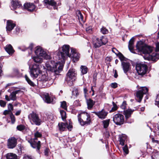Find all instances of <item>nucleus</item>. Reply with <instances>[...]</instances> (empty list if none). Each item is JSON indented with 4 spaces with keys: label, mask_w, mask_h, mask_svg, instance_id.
<instances>
[{
    "label": "nucleus",
    "mask_w": 159,
    "mask_h": 159,
    "mask_svg": "<svg viewBox=\"0 0 159 159\" xmlns=\"http://www.w3.org/2000/svg\"><path fill=\"white\" fill-rule=\"evenodd\" d=\"M10 112H11L9 110H5L3 112V114L4 115H6L9 114Z\"/></svg>",
    "instance_id": "052dcab7"
},
{
    "label": "nucleus",
    "mask_w": 159,
    "mask_h": 159,
    "mask_svg": "<svg viewBox=\"0 0 159 159\" xmlns=\"http://www.w3.org/2000/svg\"><path fill=\"white\" fill-rule=\"evenodd\" d=\"M111 88L115 89L117 87V84L116 83H112L111 84Z\"/></svg>",
    "instance_id": "864d4df0"
},
{
    "label": "nucleus",
    "mask_w": 159,
    "mask_h": 159,
    "mask_svg": "<svg viewBox=\"0 0 159 159\" xmlns=\"http://www.w3.org/2000/svg\"><path fill=\"white\" fill-rule=\"evenodd\" d=\"M6 51L10 55H11L14 52L13 47L11 44L7 45L5 48Z\"/></svg>",
    "instance_id": "5701e85b"
},
{
    "label": "nucleus",
    "mask_w": 159,
    "mask_h": 159,
    "mask_svg": "<svg viewBox=\"0 0 159 159\" xmlns=\"http://www.w3.org/2000/svg\"><path fill=\"white\" fill-rule=\"evenodd\" d=\"M134 111V110H132L131 109H128L124 111V114L125 116V119H129V118L130 117L131 115L132 114Z\"/></svg>",
    "instance_id": "4be33fe9"
},
{
    "label": "nucleus",
    "mask_w": 159,
    "mask_h": 159,
    "mask_svg": "<svg viewBox=\"0 0 159 159\" xmlns=\"http://www.w3.org/2000/svg\"><path fill=\"white\" fill-rule=\"evenodd\" d=\"M41 72L39 66L37 65H34L30 70V76L33 78H37Z\"/></svg>",
    "instance_id": "f8f14e48"
},
{
    "label": "nucleus",
    "mask_w": 159,
    "mask_h": 159,
    "mask_svg": "<svg viewBox=\"0 0 159 159\" xmlns=\"http://www.w3.org/2000/svg\"><path fill=\"white\" fill-rule=\"evenodd\" d=\"M113 121L116 125H123L124 123V116L120 113L116 114L113 117Z\"/></svg>",
    "instance_id": "9d476101"
},
{
    "label": "nucleus",
    "mask_w": 159,
    "mask_h": 159,
    "mask_svg": "<svg viewBox=\"0 0 159 159\" xmlns=\"http://www.w3.org/2000/svg\"><path fill=\"white\" fill-rule=\"evenodd\" d=\"M117 56L122 62H123V61H126L127 59L120 52H119Z\"/></svg>",
    "instance_id": "473e14b6"
},
{
    "label": "nucleus",
    "mask_w": 159,
    "mask_h": 159,
    "mask_svg": "<svg viewBox=\"0 0 159 159\" xmlns=\"http://www.w3.org/2000/svg\"><path fill=\"white\" fill-rule=\"evenodd\" d=\"M35 52L37 56L41 57L46 59H50V57L40 47L38 46L36 48Z\"/></svg>",
    "instance_id": "9b49d317"
},
{
    "label": "nucleus",
    "mask_w": 159,
    "mask_h": 159,
    "mask_svg": "<svg viewBox=\"0 0 159 159\" xmlns=\"http://www.w3.org/2000/svg\"><path fill=\"white\" fill-rule=\"evenodd\" d=\"M136 70L138 75L141 77L145 75L148 71L147 66L142 63H137L136 66Z\"/></svg>",
    "instance_id": "39448f33"
},
{
    "label": "nucleus",
    "mask_w": 159,
    "mask_h": 159,
    "mask_svg": "<svg viewBox=\"0 0 159 159\" xmlns=\"http://www.w3.org/2000/svg\"><path fill=\"white\" fill-rule=\"evenodd\" d=\"M5 99L7 101H9L11 100L10 98L9 97V96H8L7 95H6L5 96Z\"/></svg>",
    "instance_id": "0e129e2a"
},
{
    "label": "nucleus",
    "mask_w": 159,
    "mask_h": 159,
    "mask_svg": "<svg viewBox=\"0 0 159 159\" xmlns=\"http://www.w3.org/2000/svg\"><path fill=\"white\" fill-rule=\"evenodd\" d=\"M20 31V28L18 27H16V28L15 33L17 34Z\"/></svg>",
    "instance_id": "680f3d73"
},
{
    "label": "nucleus",
    "mask_w": 159,
    "mask_h": 159,
    "mask_svg": "<svg viewBox=\"0 0 159 159\" xmlns=\"http://www.w3.org/2000/svg\"><path fill=\"white\" fill-rule=\"evenodd\" d=\"M92 113L95 114L99 119L102 120L106 118L108 114V112L103 109L98 112L93 111Z\"/></svg>",
    "instance_id": "f3484780"
},
{
    "label": "nucleus",
    "mask_w": 159,
    "mask_h": 159,
    "mask_svg": "<svg viewBox=\"0 0 159 159\" xmlns=\"http://www.w3.org/2000/svg\"><path fill=\"white\" fill-rule=\"evenodd\" d=\"M21 111L20 110L18 111H17L16 112V113L15 115L16 116H18L21 113Z\"/></svg>",
    "instance_id": "338daca9"
},
{
    "label": "nucleus",
    "mask_w": 159,
    "mask_h": 159,
    "mask_svg": "<svg viewBox=\"0 0 159 159\" xmlns=\"http://www.w3.org/2000/svg\"><path fill=\"white\" fill-rule=\"evenodd\" d=\"M10 117L11 123L12 124H14L15 123L16 120L15 117L12 114L10 115Z\"/></svg>",
    "instance_id": "8fccbe9b"
},
{
    "label": "nucleus",
    "mask_w": 159,
    "mask_h": 159,
    "mask_svg": "<svg viewBox=\"0 0 159 159\" xmlns=\"http://www.w3.org/2000/svg\"><path fill=\"white\" fill-rule=\"evenodd\" d=\"M126 122L128 123H131L134 122V120L133 119H126Z\"/></svg>",
    "instance_id": "4d7b16f0"
},
{
    "label": "nucleus",
    "mask_w": 159,
    "mask_h": 159,
    "mask_svg": "<svg viewBox=\"0 0 159 159\" xmlns=\"http://www.w3.org/2000/svg\"><path fill=\"white\" fill-rule=\"evenodd\" d=\"M59 130L60 131H64L67 128V129L71 130L72 128V125L71 123L61 122L59 123L58 124Z\"/></svg>",
    "instance_id": "4468645a"
},
{
    "label": "nucleus",
    "mask_w": 159,
    "mask_h": 159,
    "mask_svg": "<svg viewBox=\"0 0 159 159\" xmlns=\"http://www.w3.org/2000/svg\"><path fill=\"white\" fill-rule=\"evenodd\" d=\"M86 31L89 33H91L92 32V27L89 26L86 29Z\"/></svg>",
    "instance_id": "603ef678"
},
{
    "label": "nucleus",
    "mask_w": 159,
    "mask_h": 159,
    "mask_svg": "<svg viewBox=\"0 0 159 159\" xmlns=\"http://www.w3.org/2000/svg\"><path fill=\"white\" fill-rule=\"evenodd\" d=\"M20 91V90H16L12 92L9 96L11 100L15 101L16 99V95Z\"/></svg>",
    "instance_id": "a878e982"
},
{
    "label": "nucleus",
    "mask_w": 159,
    "mask_h": 159,
    "mask_svg": "<svg viewBox=\"0 0 159 159\" xmlns=\"http://www.w3.org/2000/svg\"><path fill=\"white\" fill-rule=\"evenodd\" d=\"M60 113L61 114L62 119L64 120L66 117V114L65 111L63 110H60Z\"/></svg>",
    "instance_id": "e433bc0d"
},
{
    "label": "nucleus",
    "mask_w": 159,
    "mask_h": 159,
    "mask_svg": "<svg viewBox=\"0 0 159 159\" xmlns=\"http://www.w3.org/2000/svg\"><path fill=\"white\" fill-rule=\"evenodd\" d=\"M136 47L139 51L146 54L150 55L153 50L152 47L145 44L141 41H139L137 43ZM149 56H151V58L153 60H157L159 59V55L157 52L153 53Z\"/></svg>",
    "instance_id": "f257e3e1"
},
{
    "label": "nucleus",
    "mask_w": 159,
    "mask_h": 159,
    "mask_svg": "<svg viewBox=\"0 0 159 159\" xmlns=\"http://www.w3.org/2000/svg\"><path fill=\"white\" fill-rule=\"evenodd\" d=\"M122 148L123 151L125 154L126 155L128 154L129 153V150L127 145H125Z\"/></svg>",
    "instance_id": "79ce46f5"
},
{
    "label": "nucleus",
    "mask_w": 159,
    "mask_h": 159,
    "mask_svg": "<svg viewBox=\"0 0 159 159\" xmlns=\"http://www.w3.org/2000/svg\"><path fill=\"white\" fill-rule=\"evenodd\" d=\"M112 104L113 106V107L112 108L111 111H110V112H113L116 110H117V107L116 105V104L114 102H112Z\"/></svg>",
    "instance_id": "37998d69"
},
{
    "label": "nucleus",
    "mask_w": 159,
    "mask_h": 159,
    "mask_svg": "<svg viewBox=\"0 0 159 159\" xmlns=\"http://www.w3.org/2000/svg\"><path fill=\"white\" fill-rule=\"evenodd\" d=\"M71 54H70V57H71L74 62H76L79 60L80 54L74 48H71Z\"/></svg>",
    "instance_id": "2eb2a0df"
},
{
    "label": "nucleus",
    "mask_w": 159,
    "mask_h": 159,
    "mask_svg": "<svg viewBox=\"0 0 159 159\" xmlns=\"http://www.w3.org/2000/svg\"><path fill=\"white\" fill-rule=\"evenodd\" d=\"M106 39L103 36L100 38H96L93 39V45L95 48H98L103 45L105 44L107 42Z\"/></svg>",
    "instance_id": "6e6552de"
},
{
    "label": "nucleus",
    "mask_w": 159,
    "mask_h": 159,
    "mask_svg": "<svg viewBox=\"0 0 159 159\" xmlns=\"http://www.w3.org/2000/svg\"><path fill=\"white\" fill-rule=\"evenodd\" d=\"M156 52L159 51V42H157L156 44Z\"/></svg>",
    "instance_id": "bf43d9fd"
},
{
    "label": "nucleus",
    "mask_w": 159,
    "mask_h": 159,
    "mask_svg": "<svg viewBox=\"0 0 159 159\" xmlns=\"http://www.w3.org/2000/svg\"><path fill=\"white\" fill-rule=\"evenodd\" d=\"M80 69L83 75L86 74L88 72V68L85 66H81L80 67Z\"/></svg>",
    "instance_id": "72a5a7b5"
},
{
    "label": "nucleus",
    "mask_w": 159,
    "mask_h": 159,
    "mask_svg": "<svg viewBox=\"0 0 159 159\" xmlns=\"http://www.w3.org/2000/svg\"><path fill=\"white\" fill-rule=\"evenodd\" d=\"M24 8L29 11L31 12L35 9L36 7L32 3H26L24 5Z\"/></svg>",
    "instance_id": "6ab92c4d"
},
{
    "label": "nucleus",
    "mask_w": 159,
    "mask_h": 159,
    "mask_svg": "<svg viewBox=\"0 0 159 159\" xmlns=\"http://www.w3.org/2000/svg\"><path fill=\"white\" fill-rule=\"evenodd\" d=\"M6 102L2 100H0V105L1 107H4L6 106Z\"/></svg>",
    "instance_id": "3c124183"
},
{
    "label": "nucleus",
    "mask_w": 159,
    "mask_h": 159,
    "mask_svg": "<svg viewBox=\"0 0 159 159\" xmlns=\"http://www.w3.org/2000/svg\"><path fill=\"white\" fill-rule=\"evenodd\" d=\"M155 104L159 107V94L157 96L155 100Z\"/></svg>",
    "instance_id": "a18cd8bd"
},
{
    "label": "nucleus",
    "mask_w": 159,
    "mask_h": 159,
    "mask_svg": "<svg viewBox=\"0 0 159 159\" xmlns=\"http://www.w3.org/2000/svg\"><path fill=\"white\" fill-rule=\"evenodd\" d=\"M70 46L68 45H65L62 47V52H58L57 56L59 60L61 61H64L66 57H70L69 54Z\"/></svg>",
    "instance_id": "7ed1b4c3"
},
{
    "label": "nucleus",
    "mask_w": 159,
    "mask_h": 159,
    "mask_svg": "<svg viewBox=\"0 0 159 159\" xmlns=\"http://www.w3.org/2000/svg\"><path fill=\"white\" fill-rule=\"evenodd\" d=\"M28 118L32 125H40L42 122L38 114L34 111H32L28 116Z\"/></svg>",
    "instance_id": "20e7f679"
},
{
    "label": "nucleus",
    "mask_w": 159,
    "mask_h": 159,
    "mask_svg": "<svg viewBox=\"0 0 159 159\" xmlns=\"http://www.w3.org/2000/svg\"><path fill=\"white\" fill-rule=\"evenodd\" d=\"M86 102L89 109H91L95 104V102L91 99L87 100Z\"/></svg>",
    "instance_id": "b1692460"
},
{
    "label": "nucleus",
    "mask_w": 159,
    "mask_h": 159,
    "mask_svg": "<svg viewBox=\"0 0 159 159\" xmlns=\"http://www.w3.org/2000/svg\"><path fill=\"white\" fill-rule=\"evenodd\" d=\"M117 76H118V75L117 74V72L116 71V70L115 71V74H114V77L115 78H116L117 77Z\"/></svg>",
    "instance_id": "774afa93"
},
{
    "label": "nucleus",
    "mask_w": 159,
    "mask_h": 159,
    "mask_svg": "<svg viewBox=\"0 0 159 159\" xmlns=\"http://www.w3.org/2000/svg\"><path fill=\"white\" fill-rule=\"evenodd\" d=\"M126 102L125 101H124L120 106V107L122 109L125 110L126 108Z\"/></svg>",
    "instance_id": "49530a36"
},
{
    "label": "nucleus",
    "mask_w": 159,
    "mask_h": 159,
    "mask_svg": "<svg viewBox=\"0 0 159 159\" xmlns=\"http://www.w3.org/2000/svg\"><path fill=\"white\" fill-rule=\"evenodd\" d=\"M15 26L16 25L13 23L11 20H8L7 22V26L6 27L7 31H11Z\"/></svg>",
    "instance_id": "aec40b11"
},
{
    "label": "nucleus",
    "mask_w": 159,
    "mask_h": 159,
    "mask_svg": "<svg viewBox=\"0 0 159 159\" xmlns=\"http://www.w3.org/2000/svg\"><path fill=\"white\" fill-rule=\"evenodd\" d=\"M49 152V149L48 148H46L44 151V155L46 156H48V155Z\"/></svg>",
    "instance_id": "6e6d98bb"
},
{
    "label": "nucleus",
    "mask_w": 159,
    "mask_h": 159,
    "mask_svg": "<svg viewBox=\"0 0 159 159\" xmlns=\"http://www.w3.org/2000/svg\"><path fill=\"white\" fill-rule=\"evenodd\" d=\"M45 100L48 103H50L51 102L50 98L48 94H46L45 95Z\"/></svg>",
    "instance_id": "a19ab883"
},
{
    "label": "nucleus",
    "mask_w": 159,
    "mask_h": 159,
    "mask_svg": "<svg viewBox=\"0 0 159 159\" xmlns=\"http://www.w3.org/2000/svg\"><path fill=\"white\" fill-rule=\"evenodd\" d=\"M126 137L125 135H121L119 137V141L120 144L122 146L124 145Z\"/></svg>",
    "instance_id": "7c9ffc66"
},
{
    "label": "nucleus",
    "mask_w": 159,
    "mask_h": 159,
    "mask_svg": "<svg viewBox=\"0 0 159 159\" xmlns=\"http://www.w3.org/2000/svg\"><path fill=\"white\" fill-rule=\"evenodd\" d=\"M34 136L35 137L34 139H31L28 142L33 148H36L38 150H39L40 147V141H37V138L41 137L42 134L38 131H36L34 134Z\"/></svg>",
    "instance_id": "423d86ee"
},
{
    "label": "nucleus",
    "mask_w": 159,
    "mask_h": 159,
    "mask_svg": "<svg viewBox=\"0 0 159 159\" xmlns=\"http://www.w3.org/2000/svg\"><path fill=\"white\" fill-rule=\"evenodd\" d=\"M61 107L65 110H67V106L66 105V102L65 101H64L62 102H61Z\"/></svg>",
    "instance_id": "ea45409f"
},
{
    "label": "nucleus",
    "mask_w": 159,
    "mask_h": 159,
    "mask_svg": "<svg viewBox=\"0 0 159 159\" xmlns=\"http://www.w3.org/2000/svg\"><path fill=\"white\" fill-rule=\"evenodd\" d=\"M3 67L2 64L0 62V77L1 76L2 74V70Z\"/></svg>",
    "instance_id": "13d9d810"
},
{
    "label": "nucleus",
    "mask_w": 159,
    "mask_h": 159,
    "mask_svg": "<svg viewBox=\"0 0 159 159\" xmlns=\"http://www.w3.org/2000/svg\"><path fill=\"white\" fill-rule=\"evenodd\" d=\"M8 110L10 111L11 112L13 110V107L12 104L11 103H9L8 105Z\"/></svg>",
    "instance_id": "09e8293b"
},
{
    "label": "nucleus",
    "mask_w": 159,
    "mask_h": 159,
    "mask_svg": "<svg viewBox=\"0 0 159 159\" xmlns=\"http://www.w3.org/2000/svg\"><path fill=\"white\" fill-rule=\"evenodd\" d=\"M63 66L60 62H56L53 68L50 69L52 72V75H58L62 69Z\"/></svg>",
    "instance_id": "ddd939ff"
},
{
    "label": "nucleus",
    "mask_w": 159,
    "mask_h": 159,
    "mask_svg": "<svg viewBox=\"0 0 159 159\" xmlns=\"http://www.w3.org/2000/svg\"><path fill=\"white\" fill-rule=\"evenodd\" d=\"M121 65L124 72L126 74L130 69L131 65L128 62H122Z\"/></svg>",
    "instance_id": "a211bd4d"
},
{
    "label": "nucleus",
    "mask_w": 159,
    "mask_h": 159,
    "mask_svg": "<svg viewBox=\"0 0 159 159\" xmlns=\"http://www.w3.org/2000/svg\"><path fill=\"white\" fill-rule=\"evenodd\" d=\"M79 100H76L74 102V103L76 106H80V104H79Z\"/></svg>",
    "instance_id": "69168bd1"
},
{
    "label": "nucleus",
    "mask_w": 159,
    "mask_h": 159,
    "mask_svg": "<svg viewBox=\"0 0 159 159\" xmlns=\"http://www.w3.org/2000/svg\"><path fill=\"white\" fill-rule=\"evenodd\" d=\"M25 128V126L23 125H20L17 126V129L20 131H22Z\"/></svg>",
    "instance_id": "c03bdc74"
},
{
    "label": "nucleus",
    "mask_w": 159,
    "mask_h": 159,
    "mask_svg": "<svg viewBox=\"0 0 159 159\" xmlns=\"http://www.w3.org/2000/svg\"><path fill=\"white\" fill-rule=\"evenodd\" d=\"M76 75L75 70L73 69H70L67 74L66 80L67 82V84L70 86L73 85V82L75 79Z\"/></svg>",
    "instance_id": "0eeeda50"
},
{
    "label": "nucleus",
    "mask_w": 159,
    "mask_h": 159,
    "mask_svg": "<svg viewBox=\"0 0 159 159\" xmlns=\"http://www.w3.org/2000/svg\"><path fill=\"white\" fill-rule=\"evenodd\" d=\"M101 32L103 34H106L108 33V30L105 27H102L100 30Z\"/></svg>",
    "instance_id": "58836bf2"
},
{
    "label": "nucleus",
    "mask_w": 159,
    "mask_h": 159,
    "mask_svg": "<svg viewBox=\"0 0 159 159\" xmlns=\"http://www.w3.org/2000/svg\"><path fill=\"white\" fill-rule=\"evenodd\" d=\"M11 8L12 10L16 9L17 8L22 7V5L20 2L18 1H12L11 2Z\"/></svg>",
    "instance_id": "412c9836"
},
{
    "label": "nucleus",
    "mask_w": 159,
    "mask_h": 159,
    "mask_svg": "<svg viewBox=\"0 0 159 159\" xmlns=\"http://www.w3.org/2000/svg\"><path fill=\"white\" fill-rule=\"evenodd\" d=\"M17 139L13 137L10 138L7 140V146L8 148L12 149L15 148L17 144Z\"/></svg>",
    "instance_id": "dca6fc26"
},
{
    "label": "nucleus",
    "mask_w": 159,
    "mask_h": 159,
    "mask_svg": "<svg viewBox=\"0 0 159 159\" xmlns=\"http://www.w3.org/2000/svg\"><path fill=\"white\" fill-rule=\"evenodd\" d=\"M76 14L78 17V19L80 22L81 21L84 22V17L83 16L81 11L80 10H78L76 11Z\"/></svg>",
    "instance_id": "c756f323"
},
{
    "label": "nucleus",
    "mask_w": 159,
    "mask_h": 159,
    "mask_svg": "<svg viewBox=\"0 0 159 159\" xmlns=\"http://www.w3.org/2000/svg\"><path fill=\"white\" fill-rule=\"evenodd\" d=\"M134 38L132 37L129 41V43L128 48L130 51L133 50L134 47Z\"/></svg>",
    "instance_id": "c85d7f7f"
},
{
    "label": "nucleus",
    "mask_w": 159,
    "mask_h": 159,
    "mask_svg": "<svg viewBox=\"0 0 159 159\" xmlns=\"http://www.w3.org/2000/svg\"><path fill=\"white\" fill-rule=\"evenodd\" d=\"M79 122L82 125L89 124L91 122L90 116L86 112H83L78 116Z\"/></svg>",
    "instance_id": "f03ea898"
},
{
    "label": "nucleus",
    "mask_w": 159,
    "mask_h": 159,
    "mask_svg": "<svg viewBox=\"0 0 159 159\" xmlns=\"http://www.w3.org/2000/svg\"><path fill=\"white\" fill-rule=\"evenodd\" d=\"M152 142L154 143H156L157 144H158L159 142L157 140H156L154 139V138H153L152 139Z\"/></svg>",
    "instance_id": "e2e57ef3"
},
{
    "label": "nucleus",
    "mask_w": 159,
    "mask_h": 159,
    "mask_svg": "<svg viewBox=\"0 0 159 159\" xmlns=\"http://www.w3.org/2000/svg\"><path fill=\"white\" fill-rule=\"evenodd\" d=\"M42 57L37 56L33 57V59L35 62L36 63H41L42 61Z\"/></svg>",
    "instance_id": "2f4dec72"
},
{
    "label": "nucleus",
    "mask_w": 159,
    "mask_h": 159,
    "mask_svg": "<svg viewBox=\"0 0 159 159\" xmlns=\"http://www.w3.org/2000/svg\"><path fill=\"white\" fill-rule=\"evenodd\" d=\"M33 48V44H31L29 47L28 48H25V50H23V49H22V51H25V50H26L27 49H29L31 51H32V50Z\"/></svg>",
    "instance_id": "5fc2aeb1"
},
{
    "label": "nucleus",
    "mask_w": 159,
    "mask_h": 159,
    "mask_svg": "<svg viewBox=\"0 0 159 159\" xmlns=\"http://www.w3.org/2000/svg\"><path fill=\"white\" fill-rule=\"evenodd\" d=\"M25 79L28 82V83L31 86L33 87H34L35 85V84L34 82L32 81L29 78L28 76L25 75Z\"/></svg>",
    "instance_id": "c9c22d12"
},
{
    "label": "nucleus",
    "mask_w": 159,
    "mask_h": 159,
    "mask_svg": "<svg viewBox=\"0 0 159 159\" xmlns=\"http://www.w3.org/2000/svg\"><path fill=\"white\" fill-rule=\"evenodd\" d=\"M23 159H34V157L31 156L25 155Z\"/></svg>",
    "instance_id": "de8ad7c7"
},
{
    "label": "nucleus",
    "mask_w": 159,
    "mask_h": 159,
    "mask_svg": "<svg viewBox=\"0 0 159 159\" xmlns=\"http://www.w3.org/2000/svg\"><path fill=\"white\" fill-rule=\"evenodd\" d=\"M148 92V89L146 87L140 88L136 92V97L138 100L137 102H140L142 99L144 94L147 93Z\"/></svg>",
    "instance_id": "1a4fd4ad"
},
{
    "label": "nucleus",
    "mask_w": 159,
    "mask_h": 159,
    "mask_svg": "<svg viewBox=\"0 0 159 159\" xmlns=\"http://www.w3.org/2000/svg\"><path fill=\"white\" fill-rule=\"evenodd\" d=\"M44 2L45 4L48 5L47 6L48 8H49L48 6L49 7L50 6H55L56 4V2L54 0H45Z\"/></svg>",
    "instance_id": "393cba45"
},
{
    "label": "nucleus",
    "mask_w": 159,
    "mask_h": 159,
    "mask_svg": "<svg viewBox=\"0 0 159 159\" xmlns=\"http://www.w3.org/2000/svg\"><path fill=\"white\" fill-rule=\"evenodd\" d=\"M110 120V119H107L103 120L102 123L103 125V127L104 128H107L109 126Z\"/></svg>",
    "instance_id": "f704fd0d"
},
{
    "label": "nucleus",
    "mask_w": 159,
    "mask_h": 159,
    "mask_svg": "<svg viewBox=\"0 0 159 159\" xmlns=\"http://www.w3.org/2000/svg\"><path fill=\"white\" fill-rule=\"evenodd\" d=\"M7 159H17V156L15 154L12 153H8L7 154Z\"/></svg>",
    "instance_id": "cd10ccee"
},
{
    "label": "nucleus",
    "mask_w": 159,
    "mask_h": 159,
    "mask_svg": "<svg viewBox=\"0 0 159 159\" xmlns=\"http://www.w3.org/2000/svg\"><path fill=\"white\" fill-rule=\"evenodd\" d=\"M48 76L46 73L42 74L39 78V80L43 82H46L48 80Z\"/></svg>",
    "instance_id": "bb28decb"
},
{
    "label": "nucleus",
    "mask_w": 159,
    "mask_h": 159,
    "mask_svg": "<svg viewBox=\"0 0 159 159\" xmlns=\"http://www.w3.org/2000/svg\"><path fill=\"white\" fill-rule=\"evenodd\" d=\"M72 94L73 96L77 97L79 95V90L77 89L74 88V89L72 91Z\"/></svg>",
    "instance_id": "4c0bfd02"
}]
</instances>
